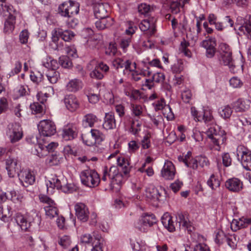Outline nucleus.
I'll list each match as a JSON object with an SVG mask.
<instances>
[{
  "mask_svg": "<svg viewBox=\"0 0 251 251\" xmlns=\"http://www.w3.org/2000/svg\"><path fill=\"white\" fill-rule=\"evenodd\" d=\"M205 134L211 142L220 148V145L224 144L226 140V134L224 130H220L218 126L214 125L210 126Z\"/></svg>",
  "mask_w": 251,
  "mask_h": 251,
  "instance_id": "1",
  "label": "nucleus"
},
{
  "mask_svg": "<svg viewBox=\"0 0 251 251\" xmlns=\"http://www.w3.org/2000/svg\"><path fill=\"white\" fill-rule=\"evenodd\" d=\"M79 11V4L75 1L69 0L60 4L58 13L63 17L71 18L76 15Z\"/></svg>",
  "mask_w": 251,
  "mask_h": 251,
  "instance_id": "2",
  "label": "nucleus"
},
{
  "mask_svg": "<svg viewBox=\"0 0 251 251\" xmlns=\"http://www.w3.org/2000/svg\"><path fill=\"white\" fill-rule=\"evenodd\" d=\"M80 176L82 183L90 188L97 186L100 182L99 174L94 170H85L81 173Z\"/></svg>",
  "mask_w": 251,
  "mask_h": 251,
  "instance_id": "3",
  "label": "nucleus"
},
{
  "mask_svg": "<svg viewBox=\"0 0 251 251\" xmlns=\"http://www.w3.org/2000/svg\"><path fill=\"white\" fill-rule=\"evenodd\" d=\"M128 175L125 176L123 173L119 172L117 166H113L110 168L109 178L110 179L109 185L112 190L118 191L120 190L124 178L127 177Z\"/></svg>",
  "mask_w": 251,
  "mask_h": 251,
  "instance_id": "4",
  "label": "nucleus"
},
{
  "mask_svg": "<svg viewBox=\"0 0 251 251\" xmlns=\"http://www.w3.org/2000/svg\"><path fill=\"white\" fill-rule=\"evenodd\" d=\"M236 154L243 167L247 171H251V151L243 145H239Z\"/></svg>",
  "mask_w": 251,
  "mask_h": 251,
  "instance_id": "5",
  "label": "nucleus"
},
{
  "mask_svg": "<svg viewBox=\"0 0 251 251\" xmlns=\"http://www.w3.org/2000/svg\"><path fill=\"white\" fill-rule=\"evenodd\" d=\"M157 222V219L153 214H144L138 222L135 224L136 228L143 232H146L148 227H151Z\"/></svg>",
  "mask_w": 251,
  "mask_h": 251,
  "instance_id": "6",
  "label": "nucleus"
},
{
  "mask_svg": "<svg viewBox=\"0 0 251 251\" xmlns=\"http://www.w3.org/2000/svg\"><path fill=\"white\" fill-rule=\"evenodd\" d=\"M41 135L50 137L56 133V126L54 123L49 120L41 121L38 125Z\"/></svg>",
  "mask_w": 251,
  "mask_h": 251,
  "instance_id": "7",
  "label": "nucleus"
},
{
  "mask_svg": "<svg viewBox=\"0 0 251 251\" xmlns=\"http://www.w3.org/2000/svg\"><path fill=\"white\" fill-rule=\"evenodd\" d=\"M6 134L9 137L12 143L18 141L23 137L22 128L20 125L16 123L10 124L8 126Z\"/></svg>",
  "mask_w": 251,
  "mask_h": 251,
  "instance_id": "8",
  "label": "nucleus"
},
{
  "mask_svg": "<svg viewBox=\"0 0 251 251\" xmlns=\"http://www.w3.org/2000/svg\"><path fill=\"white\" fill-rule=\"evenodd\" d=\"M216 40L213 37H207L201 43V46L206 50L205 55L207 58H213L216 52Z\"/></svg>",
  "mask_w": 251,
  "mask_h": 251,
  "instance_id": "9",
  "label": "nucleus"
},
{
  "mask_svg": "<svg viewBox=\"0 0 251 251\" xmlns=\"http://www.w3.org/2000/svg\"><path fill=\"white\" fill-rule=\"evenodd\" d=\"M156 20L153 17L143 20L139 25L140 29L143 32H146L148 36H151L156 32Z\"/></svg>",
  "mask_w": 251,
  "mask_h": 251,
  "instance_id": "10",
  "label": "nucleus"
},
{
  "mask_svg": "<svg viewBox=\"0 0 251 251\" xmlns=\"http://www.w3.org/2000/svg\"><path fill=\"white\" fill-rule=\"evenodd\" d=\"M6 169L10 177H14L16 175L18 176V174L21 171V166L18 163L17 160L11 157H9L6 160Z\"/></svg>",
  "mask_w": 251,
  "mask_h": 251,
  "instance_id": "11",
  "label": "nucleus"
},
{
  "mask_svg": "<svg viewBox=\"0 0 251 251\" xmlns=\"http://www.w3.org/2000/svg\"><path fill=\"white\" fill-rule=\"evenodd\" d=\"M109 6L107 3H97L94 6V13L97 19H101L109 16L108 10Z\"/></svg>",
  "mask_w": 251,
  "mask_h": 251,
  "instance_id": "12",
  "label": "nucleus"
},
{
  "mask_svg": "<svg viewBox=\"0 0 251 251\" xmlns=\"http://www.w3.org/2000/svg\"><path fill=\"white\" fill-rule=\"evenodd\" d=\"M75 215L77 218L82 222H86L89 218L88 208L83 203H77L75 206Z\"/></svg>",
  "mask_w": 251,
  "mask_h": 251,
  "instance_id": "13",
  "label": "nucleus"
},
{
  "mask_svg": "<svg viewBox=\"0 0 251 251\" xmlns=\"http://www.w3.org/2000/svg\"><path fill=\"white\" fill-rule=\"evenodd\" d=\"M175 173V167L173 163L170 161H166L161 171L162 176L165 179H173Z\"/></svg>",
  "mask_w": 251,
  "mask_h": 251,
  "instance_id": "14",
  "label": "nucleus"
},
{
  "mask_svg": "<svg viewBox=\"0 0 251 251\" xmlns=\"http://www.w3.org/2000/svg\"><path fill=\"white\" fill-rule=\"evenodd\" d=\"M64 103L67 109L71 112H74L79 107V102L76 97L74 95H69L64 99Z\"/></svg>",
  "mask_w": 251,
  "mask_h": 251,
  "instance_id": "15",
  "label": "nucleus"
},
{
  "mask_svg": "<svg viewBox=\"0 0 251 251\" xmlns=\"http://www.w3.org/2000/svg\"><path fill=\"white\" fill-rule=\"evenodd\" d=\"M19 179L25 187L32 185L35 181V176L29 171L22 170L18 174Z\"/></svg>",
  "mask_w": 251,
  "mask_h": 251,
  "instance_id": "16",
  "label": "nucleus"
},
{
  "mask_svg": "<svg viewBox=\"0 0 251 251\" xmlns=\"http://www.w3.org/2000/svg\"><path fill=\"white\" fill-rule=\"evenodd\" d=\"M15 220L17 223L15 226L18 230L21 228L22 230L27 231L31 226V221L20 214L16 215Z\"/></svg>",
  "mask_w": 251,
  "mask_h": 251,
  "instance_id": "17",
  "label": "nucleus"
},
{
  "mask_svg": "<svg viewBox=\"0 0 251 251\" xmlns=\"http://www.w3.org/2000/svg\"><path fill=\"white\" fill-rule=\"evenodd\" d=\"M238 28L240 31L242 32L249 39L251 40V16H250L248 19L246 17L244 19L241 25L236 24L234 28Z\"/></svg>",
  "mask_w": 251,
  "mask_h": 251,
  "instance_id": "18",
  "label": "nucleus"
},
{
  "mask_svg": "<svg viewBox=\"0 0 251 251\" xmlns=\"http://www.w3.org/2000/svg\"><path fill=\"white\" fill-rule=\"evenodd\" d=\"M76 136V128L73 125H67L62 130V137L65 141L73 140Z\"/></svg>",
  "mask_w": 251,
  "mask_h": 251,
  "instance_id": "19",
  "label": "nucleus"
},
{
  "mask_svg": "<svg viewBox=\"0 0 251 251\" xmlns=\"http://www.w3.org/2000/svg\"><path fill=\"white\" fill-rule=\"evenodd\" d=\"M179 226H182L185 230H187L188 233L190 234L194 230V227L192 226L188 220L186 214L184 215L181 213H178L176 217Z\"/></svg>",
  "mask_w": 251,
  "mask_h": 251,
  "instance_id": "20",
  "label": "nucleus"
},
{
  "mask_svg": "<svg viewBox=\"0 0 251 251\" xmlns=\"http://www.w3.org/2000/svg\"><path fill=\"white\" fill-rule=\"evenodd\" d=\"M225 186L229 191L238 192L242 189L243 183L239 179L233 178L227 180Z\"/></svg>",
  "mask_w": 251,
  "mask_h": 251,
  "instance_id": "21",
  "label": "nucleus"
},
{
  "mask_svg": "<svg viewBox=\"0 0 251 251\" xmlns=\"http://www.w3.org/2000/svg\"><path fill=\"white\" fill-rule=\"evenodd\" d=\"M116 126V120L114 114L112 113H106L105 114L102 127L106 130L115 128Z\"/></svg>",
  "mask_w": 251,
  "mask_h": 251,
  "instance_id": "22",
  "label": "nucleus"
},
{
  "mask_svg": "<svg viewBox=\"0 0 251 251\" xmlns=\"http://www.w3.org/2000/svg\"><path fill=\"white\" fill-rule=\"evenodd\" d=\"M250 104L249 100L239 99L234 103L233 108L236 112H244L249 109Z\"/></svg>",
  "mask_w": 251,
  "mask_h": 251,
  "instance_id": "23",
  "label": "nucleus"
},
{
  "mask_svg": "<svg viewBox=\"0 0 251 251\" xmlns=\"http://www.w3.org/2000/svg\"><path fill=\"white\" fill-rule=\"evenodd\" d=\"M112 64L116 69L125 68L126 70H128L130 72L133 71V69L131 67V62L129 60H124L122 58H118L113 61Z\"/></svg>",
  "mask_w": 251,
  "mask_h": 251,
  "instance_id": "24",
  "label": "nucleus"
},
{
  "mask_svg": "<svg viewBox=\"0 0 251 251\" xmlns=\"http://www.w3.org/2000/svg\"><path fill=\"white\" fill-rule=\"evenodd\" d=\"M161 222L164 227L169 231L174 232L175 230V227L172 217L169 213H166L162 216Z\"/></svg>",
  "mask_w": 251,
  "mask_h": 251,
  "instance_id": "25",
  "label": "nucleus"
},
{
  "mask_svg": "<svg viewBox=\"0 0 251 251\" xmlns=\"http://www.w3.org/2000/svg\"><path fill=\"white\" fill-rule=\"evenodd\" d=\"M98 19V20L95 22V25L99 30H103L113 24V19L109 16Z\"/></svg>",
  "mask_w": 251,
  "mask_h": 251,
  "instance_id": "26",
  "label": "nucleus"
},
{
  "mask_svg": "<svg viewBox=\"0 0 251 251\" xmlns=\"http://www.w3.org/2000/svg\"><path fill=\"white\" fill-rule=\"evenodd\" d=\"M16 23V16L9 15L4 22V32L6 33H11L15 28Z\"/></svg>",
  "mask_w": 251,
  "mask_h": 251,
  "instance_id": "27",
  "label": "nucleus"
},
{
  "mask_svg": "<svg viewBox=\"0 0 251 251\" xmlns=\"http://www.w3.org/2000/svg\"><path fill=\"white\" fill-rule=\"evenodd\" d=\"M95 240L92 242L93 248L91 251H103V239L101 235L96 232H93Z\"/></svg>",
  "mask_w": 251,
  "mask_h": 251,
  "instance_id": "28",
  "label": "nucleus"
},
{
  "mask_svg": "<svg viewBox=\"0 0 251 251\" xmlns=\"http://www.w3.org/2000/svg\"><path fill=\"white\" fill-rule=\"evenodd\" d=\"M118 165L121 168L122 172L125 176L128 175L130 171L128 160L124 157H118L117 159Z\"/></svg>",
  "mask_w": 251,
  "mask_h": 251,
  "instance_id": "29",
  "label": "nucleus"
},
{
  "mask_svg": "<svg viewBox=\"0 0 251 251\" xmlns=\"http://www.w3.org/2000/svg\"><path fill=\"white\" fill-rule=\"evenodd\" d=\"M220 61L222 64L228 66L231 72H235V65L232 60V54H223L221 55Z\"/></svg>",
  "mask_w": 251,
  "mask_h": 251,
  "instance_id": "30",
  "label": "nucleus"
},
{
  "mask_svg": "<svg viewBox=\"0 0 251 251\" xmlns=\"http://www.w3.org/2000/svg\"><path fill=\"white\" fill-rule=\"evenodd\" d=\"M82 87V81L78 79H74L70 80L66 85L67 89L70 92H75Z\"/></svg>",
  "mask_w": 251,
  "mask_h": 251,
  "instance_id": "31",
  "label": "nucleus"
},
{
  "mask_svg": "<svg viewBox=\"0 0 251 251\" xmlns=\"http://www.w3.org/2000/svg\"><path fill=\"white\" fill-rule=\"evenodd\" d=\"M66 181L67 179L64 177L59 178L58 176H54L49 181V183H47V189H49V186L52 187V185L56 188H59L61 186V184H65Z\"/></svg>",
  "mask_w": 251,
  "mask_h": 251,
  "instance_id": "32",
  "label": "nucleus"
},
{
  "mask_svg": "<svg viewBox=\"0 0 251 251\" xmlns=\"http://www.w3.org/2000/svg\"><path fill=\"white\" fill-rule=\"evenodd\" d=\"M202 117H201V121L202 120L204 123L210 126H213L214 125H216L215 123V120L212 115V113L210 110H203Z\"/></svg>",
  "mask_w": 251,
  "mask_h": 251,
  "instance_id": "33",
  "label": "nucleus"
},
{
  "mask_svg": "<svg viewBox=\"0 0 251 251\" xmlns=\"http://www.w3.org/2000/svg\"><path fill=\"white\" fill-rule=\"evenodd\" d=\"M131 110L132 111V116L134 117L133 120L138 122V119L143 114V108L140 105L131 104Z\"/></svg>",
  "mask_w": 251,
  "mask_h": 251,
  "instance_id": "34",
  "label": "nucleus"
},
{
  "mask_svg": "<svg viewBox=\"0 0 251 251\" xmlns=\"http://www.w3.org/2000/svg\"><path fill=\"white\" fill-rule=\"evenodd\" d=\"M47 61L44 62L43 63V66L49 69L56 70L59 68L60 65L56 60L52 59L51 57H49L47 58Z\"/></svg>",
  "mask_w": 251,
  "mask_h": 251,
  "instance_id": "35",
  "label": "nucleus"
},
{
  "mask_svg": "<svg viewBox=\"0 0 251 251\" xmlns=\"http://www.w3.org/2000/svg\"><path fill=\"white\" fill-rule=\"evenodd\" d=\"M97 117L95 115L89 113L84 116L83 122L86 126H88L90 127H92L97 121Z\"/></svg>",
  "mask_w": 251,
  "mask_h": 251,
  "instance_id": "36",
  "label": "nucleus"
},
{
  "mask_svg": "<svg viewBox=\"0 0 251 251\" xmlns=\"http://www.w3.org/2000/svg\"><path fill=\"white\" fill-rule=\"evenodd\" d=\"M44 209L46 215L49 219H52L58 215V210L55 205L46 206Z\"/></svg>",
  "mask_w": 251,
  "mask_h": 251,
  "instance_id": "37",
  "label": "nucleus"
},
{
  "mask_svg": "<svg viewBox=\"0 0 251 251\" xmlns=\"http://www.w3.org/2000/svg\"><path fill=\"white\" fill-rule=\"evenodd\" d=\"M61 38L65 42H69L74 38L75 34L71 30H62L60 29Z\"/></svg>",
  "mask_w": 251,
  "mask_h": 251,
  "instance_id": "38",
  "label": "nucleus"
},
{
  "mask_svg": "<svg viewBox=\"0 0 251 251\" xmlns=\"http://www.w3.org/2000/svg\"><path fill=\"white\" fill-rule=\"evenodd\" d=\"M9 196H7V198H10L12 201L14 202H22L25 198L22 194L17 193L14 190L11 191L9 192Z\"/></svg>",
  "mask_w": 251,
  "mask_h": 251,
  "instance_id": "39",
  "label": "nucleus"
},
{
  "mask_svg": "<svg viewBox=\"0 0 251 251\" xmlns=\"http://www.w3.org/2000/svg\"><path fill=\"white\" fill-rule=\"evenodd\" d=\"M90 133L94 139H96L97 144H100L105 138L104 134L98 129H92Z\"/></svg>",
  "mask_w": 251,
  "mask_h": 251,
  "instance_id": "40",
  "label": "nucleus"
},
{
  "mask_svg": "<svg viewBox=\"0 0 251 251\" xmlns=\"http://www.w3.org/2000/svg\"><path fill=\"white\" fill-rule=\"evenodd\" d=\"M219 113L221 116L224 119H227L230 117L232 113V110L229 105L225 106L219 110Z\"/></svg>",
  "mask_w": 251,
  "mask_h": 251,
  "instance_id": "41",
  "label": "nucleus"
},
{
  "mask_svg": "<svg viewBox=\"0 0 251 251\" xmlns=\"http://www.w3.org/2000/svg\"><path fill=\"white\" fill-rule=\"evenodd\" d=\"M49 81L52 84L56 83L59 77V73L55 70H50L46 75Z\"/></svg>",
  "mask_w": 251,
  "mask_h": 251,
  "instance_id": "42",
  "label": "nucleus"
},
{
  "mask_svg": "<svg viewBox=\"0 0 251 251\" xmlns=\"http://www.w3.org/2000/svg\"><path fill=\"white\" fill-rule=\"evenodd\" d=\"M82 139L84 143L88 146H92L97 144L91 133L82 135Z\"/></svg>",
  "mask_w": 251,
  "mask_h": 251,
  "instance_id": "43",
  "label": "nucleus"
},
{
  "mask_svg": "<svg viewBox=\"0 0 251 251\" xmlns=\"http://www.w3.org/2000/svg\"><path fill=\"white\" fill-rule=\"evenodd\" d=\"M117 51V47L115 43L110 42L109 45L105 48V54L108 56H114Z\"/></svg>",
  "mask_w": 251,
  "mask_h": 251,
  "instance_id": "44",
  "label": "nucleus"
},
{
  "mask_svg": "<svg viewBox=\"0 0 251 251\" xmlns=\"http://www.w3.org/2000/svg\"><path fill=\"white\" fill-rule=\"evenodd\" d=\"M237 235L235 234L232 235H226V241L228 245L232 249H234L236 248L237 240Z\"/></svg>",
  "mask_w": 251,
  "mask_h": 251,
  "instance_id": "45",
  "label": "nucleus"
},
{
  "mask_svg": "<svg viewBox=\"0 0 251 251\" xmlns=\"http://www.w3.org/2000/svg\"><path fill=\"white\" fill-rule=\"evenodd\" d=\"M207 184L212 190H215L220 186V182L215 175H212L207 180Z\"/></svg>",
  "mask_w": 251,
  "mask_h": 251,
  "instance_id": "46",
  "label": "nucleus"
},
{
  "mask_svg": "<svg viewBox=\"0 0 251 251\" xmlns=\"http://www.w3.org/2000/svg\"><path fill=\"white\" fill-rule=\"evenodd\" d=\"M57 144L54 142H51L48 145H43L41 144H38V147L41 151H44V152H50L53 151L57 147Z\"/></svg>",
  "mask_w": 251,
  "mask_h": 251,
  "instance_id": "47",
  "label": "nucleus"
},
{
  "mask_svg": "<svg viewBox=\"0 0 251 251\" xmlns=\"http://www.w3.org/2000/svg\"><path fill=\"white\" fill-rule=\"evenodd\" d=\"M11 214L9 211L8 208L0 207V219L4 222H8L10 218Z\"/></svg>",
  "mask_w": 251,
  "mask_h": 251,
  "instance_id": "48",
  "label": "nucleus"
},
{
  "mask_svg": "<svg viewBox=\"0 0 251 251\" xmlns=\"http://www.w3.org/2000/svg\"><path fill=\"white\" fill-rule=\"evenodd\" d=\"M60 65L64 68H69L72 65V63L68 56L62 55L59 58Z\"/></svg>",
  "mask_w": 251,
  "mask_h": 251,
  "instance_id": "49",
  "label": "nucleus"
},
{
  "mask_svg": "<svg viewBox=\"0 0 251 251\" xmlns=\"http://www.w3.org/2000/svg\"><path fill=\"white\" fill-rule=\"evenodd\" d=\"M58 243L63 248H67L71 243V238L68 235H63L59 238Z\"/></svg>",
  "mask_w": 251,
  "mask_h": 251,
  "instance_id": "50",
  "label": "nucleus"
},
{
  "mask_svg": "<svg viewBox=\"0 0 251 251\" xmlns=\"http://www.w3.org/2000/svg\"><path fill=\"white\" fill-rule=\"evenodd\" d=\"M53 92V88L51 86H49L46 88V90L44 91H40L37 94V97H44L45 99H42L41 103L43 104L46 101L47 98L49 96V93H52Z\"/></svg>",
  "mask_w": 251,
  "mask_h": 251,
  "instance_id": "51",
  "label": "nucleus"
},
{
  "mask_svg": "<svg viewBox=\"0 0 251 251\" xmlns=\"http://www.w3.org/2000/svg\"><path fill=\"white\" fill-rule=\"evenodd\" d=\"M30 107L33 114H40L43 112V106L39 102H35L31 104Z\"/></svg>",
  "mask_w": 251,
  "mask_h": 251,
  "instance_id": "52",
  "label": "nucleus"
},
{
  "mask_svg": "<svg viewBox=\"0 0 251 251\" xmlns=\"http://www.w3.org/2000/svg\"><path fill=\"white\" fill-rule=\"evenodd\" d=\"M172 71L174 73H180L184 69L183 62L181 60H179L174 64L171 68Z\"/></svg>",
  "mask_w": 251,
  "mask_h": 251,
  "instance_id": "53",
  "label": "nucleus"
},
{
  "mask_svg": "<svg viewBox=\"0 0 251 251\" xmlns=\"http://www.w3.org/2000/svg\"><path fill=\"white\" fill-rule=\"evenodd\" d=\"M30 77L33 82L39 84L43 80V75L40 72H38L36 73H31Z\"/></svg>",
  "mask_w": 251,
  "mask_h": 251,
  "instance_id": "54",
  "label": "nucleus"
},
{
  "mask_svg": "<svg viewBox=\"0 0 251 251\" xmlns=\"http://www.w3.org/2000/svg\"><path fill=\"white\" fill-rule=\"evenodd\" d=\"M29 38V32L27 30H22L19 35V40L21 43L25 44L27 43Z\"/></svg>",
  "mask_w": 251,
  "mask_h": 251,
  "instance_id": "55",
  "label": "nucleus"
},
{
  "mask_svg": "<svg viewBox=\"0 0 251 251\" xmlns=\"http://www.w3.org/2000/svg\"><path fill=\"white\" fill-rule=\"evenodd\" d=\"M219 50L221 55H223V54H232V52L229 46L226 43H221L219 45Z\"/></svg>",
  "mask_w": 251,
  "mask_h": 251,
  "instance_id": "56",
  "label": "nucleus"
},
{
  "mask_svg": "<svg viewBox=\"0 0 251 251\" xmlns=\"http://www.w3.org/2000/svg\"><path fill=\"white\" fill-rule=\"evenodd\" d=\"M90 76L93 78L96 79H101L103 78V74L95 67V69L90 73Z\"/></svg>",
  "mask_w": 251,
  "mask_h": 251,
  "instance_id": "57",
  "label": "nucleus"
},
{
  "mask_svg": "<svg viewBox=\"0 0 251 251\" xmlns=\"http://www.w3.org/2000/svg\"><path fill=\"white\" fill-rule=\"evenodd\" d=\"M230 86L233 88H239L242 86L243 83L237 77H233L229 80Z\"/></svg>",
  "mask_w": 251,
  "mask_h": 251,
  "instance_id": "58",
  "label": "nucleus"
},
{
  "mask_svg": "<svg viewBox=\"0 0 251 251\" xmlns=\"http://www.w3.org/2000/svg\"><path fill=\"white\" fill-rule=\"evenodd\" d=\"M192 97L191 92L190 90H186L181 93V98L184 102L188 103Z\"/></svg>",
  "mask_w": 251,
  "mask_h": 251,
  "instance_id": "59",
  "label": "nucleus"
},
{
  "mask_svg": "<svg viewBox=\"0 0 251 251\" xmlns=\"http://www.w3.org/2000/svg\"><path fill=\"white\" fill-rule=\"evenodd\" d=\"M126 95L133 100H137L141 98L140 91L138 90H133L131 93L128 92V94L126 93Z\"/></svg>",
  "mask_w": 251,
  "mask_h": 251,
  "instance_id": "60",
  "label": "nucleus"
},
{
  "mask_svg": "<svg viewBox=\"0 0 251 251\" xmlns=\"http://www.w3.org/2000/svg\"><path fill=\"white\" fill-rule=\"evenodd\" d=\"M22 67V63L19 61H17L15 63L14 68L9 73V75L12 76L19 74L21 71Z\"/></svg>",
  "mask_w": 251,
  "mask_h": 251,
  "instance_id": "61",
  "label": "nucleus"
},
{
  "mask_svg": "<svg viewBox=\"0 0 251 251\" xmlns=\"http://www.w3.org/2000/svg\"><path fill=\"white\" fill-rule=\"evenodd\" d=\"M226 235L223 232H218L215 239L216 243L219 245L223 244L226 241Z\"/></svg>",
  "mask_w": 251,
  "mask_h": 251,
  "instance_id": "62",
  "label": "nucleus"
},
{
  "mask_svg": "<svg viewBox=\"0 0 251 251\" xmlns=\"http://www.w3.org/2000/svg\"><path fill=\"white\" fill-rule=\"evenodd\" d=\"M138 12L141 14H146L150 10V6L146 3H141L139 5Z\"/></svg>",
  "mask_w": 251,
  "mask_h": 251,
  "instance_id": "63",
  "label": "nucleus"
},
{
  "mask_svg": "<svg viewBox=\"0 0 251 251\" xmlns=\"http://www.w3.org/2000/svg\"><path fill=\"white\" fill-rule=\"evenodd\" d=\"M223 164L225 167H228L231 164L232 159L228 153H224L222 155Z\"/></svg>",
  "mask_w": 251,
  "mask_h": 251,
  "instance_id": "64",
  "label": "nucleus"
}]
</instances>
